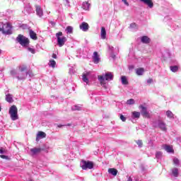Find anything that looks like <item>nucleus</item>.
<instances>
[{"instance_id": "1", "label": "nucleus", "mask_w": 181, "mask_h": 181, "mask_svg": "<svg viewBox=\"0 0 181 181\" xmlns=\"http://www.w3.org/2000/svg\"><path fill=\"white\" fill-rule=\"evenodd\" d=\"M16 41L21 46L23 47H28L29 46V44L30 43V41L29 40V38L23 36V35H18L16 37Z\"/></svg>"}, {"instance_id": "2", "label": "nucleus", "mask_w": 181, "mask_h": 181, "mask_svg": "<svg viewBox=\"0 0 181 181\" xmlns=\"http://www.w3.org/2000/svg\"><path fill=\"white\" fill-rule=\"evenodd\" d=\"M56 37L57 40V45L59 47H63L66 42H67V37L63 36V33L59 31L56 33Z\"/></svg>"}, {"instance_id": "3", "label": "nucleus", "mask_w": 181, "mask_h": 181, "mask_svg": "<svg viewBox=\"0 0 181 181\" xmlns=\"http://www.w3.org/2000/svg\"><path fill=\"white\" fill-rule=\"evenodd\" d=\"M98 78L100 84L103 85L105 84V80L106 81H111L114 78V75L111 72H107L105 74V76L100 75L98 76Z\"/></svg>"}, {"instance_id": "4", "label": "nucleus", "mask_w": 181, "mask_h": 181, "mask_svg": "<svg viewBox=\"0 0 181 181\" xmlns=\"http://www.w3.org/2000/svg\"><path fill=\"white\" fill-rule=\"evenodd\" d=\"M8 114L10 115L12 121L18 119L19 117H18V107L16 105H13L9 108Z\"/></svg>"}, {"instance_id": "5", "label": "nucleus", "mask_w": 181, "mask_h": 181, "mask_svg": "<svg viewBox=\"0 0 181 181\" xmlns=\"http://www.w3.org/2000/svg\"><path fill=\"white\" fill-rule=\"evenodd\" d=\"M0 32H2L3 35H12V25L9 23L4 24L2 28H0Z\"/></svg>"}, {"instance_id": "6", "label": "nucleus", "mask_w": 181, "mask_h": 181, "mask_svg": "<svg viewBox=\"0 0 181 181\" xmlns=\"http://www.w3.org/2000/svg\"><path fill=\"white\" fill-rule=\"evenodd\" d=\"M83 165H81V168L83 170H86V169H93L94 168V163L92 161L88 160H82Z\"/></svg>"}, {"instance_id": "7", "label": "nucleus", "mask_w": 181, "mask_h": 181, "mask_svg": "<svg viewBox=\"0 0 181 181\" xmlns=\"http://www.w3.org/2000/svg\"><path fill=\"white\" fill-rule=\"evenodd\" d=\"M139 108H141V114L143 115L144 118H151V114L149 112H148V108L146 107H144L142 105H140L139 106Z\"/></svg>"}, {"instance_id": "8", "label": "nucleus", "mask_w": 181, "mask_h": 181, "mask_svg": "<svg viewBox=\"0 0 181 181\" xmlns=\"http://www.w3.org/2000/svg\"><path fill=\"white\" fill-rule=\"evenodd\" d=\"M158 128L163 131V132H168V127L166 126V123L163 120H158Z\"/></svg>"}, {"instance_id": "9", "label": "nucleus", "mask_w": 181, "mask_h": 181, "mask_svg": "<svg viewBox=\"0 0 181 181\" xmlns=\"http://www.w3.org/2000/svg\"><path fill=\"white\" fill-rule=\"evenodd\" d=\"M92 59L95 64H98V63H100V60H101V59L100 58V55H98V52H93V56L92 57Z\"/></svg>"}, {"instance_id": "10", "label": "nucleus", "mask_w": 181, "mask_h": 181, "mask_svg": "<svg viewBox=\"0 0 181 181\" xmlns=\"http://www.w3.org/2000/svg\"><path fill=\"white\" fill-rule=\"evenodd\" d=\"M79 29H81V30H83V32H87L88 29H90V25L87 23L83 22L79 25Z\"/></svg>"}, {"instance_id": "11", "label": "nucleus", "mask_w": 181, "mask_h": 181, "mask_svg": "<svg viewBox=\"0 0 181 181\" xmlns=\"http://www.w3.org/2000/svg\"><path fill=\"white\" fill-rule=\"evenodd\" d=\"M35 12L37 13V15L40 17L43 16V10L42 9V7H40V6H35Z\"/></svg>"}, {"instance_id": "12", "label": "nucleus", "mask_w": 181, "mask_h": 181, "mask_svg": "<svg viewBox=\"0 0 181 181\" xmlns=\"http://www.w3.org/2000/svg\"><path fill=\"white\" fill-rule=\"evenodd\" d=\"M141 2L145 4V5H148V8H153V2L152 0H140Z\"/></svg>"}, {"instance_id": "13", "label": "nucleus", "mask_w": 181, "mask_h": 181, "mask_svg": "<svg viewBox=\"0 0 181 181\" xmlns=\"http://www.w3.org/2000/svg\"><path fill=\"white\" fill-rule=\"evenodd\" d=\"M141 42L144 43L145 45H148L151 43V39L146 35H144L143 37H141Z\"/></svg>"}, {"instance_id": "14", "label": "nucleus", "mask_w": 181, "mask_h": 181, "mask_svg": "<svg viewBox=\"0 0 181 181\" xmlns=\"http://www.w3.org/2000/svg\"><path fill=\"white\" fill-rule=\"evenodd\" d=\"M42 151H43V149L40 148H34L30 149V152L33 155H37V153H40Z\"/></svg>"}, {"instance_id": "15", "label": "nucleus", "mask_w": 181, "mask_h": 181, "mask_svg": "<svg viewBox=\"0 0 181 181\" xmlns=\"http://www.w3.org/2000/svg\"><path fill=\"white\" fill-rule=\"evenodd\" d=\"M88 76H90V72H86L85 74H83L82 76V80L84 83H86V84H88Z\"/></svg>"}, {"instance_id": "16", "label": "nucleus", "mask_w": 181, "mask_h": 181, "mask_svg": "<svg viewBox=\"0 0 181 181\" xmlns=\"http://www.w3.org/2000/svg\"><path fill=\"white\" fill-rule=\"evenodd\" d=\"M107 172L110 175H112V176H117L118 175V170L115 168H109Z\"/></svg>"}, {"instance_id": "17", "label": "nucleus", "mask_w": 181, "mask_h": 181, "mask_svg": "<svg viewBox=\"0 0 181 181\" xmlns=\"http://www.w3.org/2000/svg\"><path fill=\"white\" fill-rule=\"evenodd\" d=\"M100 36L102 39H105L107 37V31L104 27L101 28Z\"/></svg>"}, {"instance_id": "18", "label": "nucleus", "mask_w": 181, "mask_h": 181, "mask_svg": "<svg viewBox=\"0 0 181 181\" xmlns=\"http://www.w3.org/2000/svg\"><path fill=\"white\" fill-rule=\"evenodd\" d=\"M30 37L33 40H37V35L32 30H30Z\"/></svg>"}, {"instance_id": "19", "label": "nucleus", "mask_w": 181, "mask_h": 181, "mask_svg": "<svg viewBox=\"0 0 181 181\" xmlns=\"http://www.w3.org/2000/svg\"><path fill=\"white\" fill-rule=\"evenodd\" d=\"M121 80H122V84H123L124 86H128L129 84V82L128 81L127 76H122Z\"/></svg>"}, {"instance_id": "20", "label": "nucleus", "mask_w": 181, "mask_h": 181, "mask_svg": "<svg viewBox=\"0 0 181 181\" xmlns=\"http://www.w3.org/2000/svg\"><path fill=\"white\" fill-rule=\"evenodd\" d=\"M144 73H145V69L144 68H138L136 69L137 76H143Z\"/></svg>"}, {"instance_id": "21", "label": "nucleus", "mask_w": 181, "mask_h": 181, "mask_svg": "<svg viewBox=\"0 0 181 181\" xmlns=\"http://www.w3.org/2000/svg\"><path fill=\"white\" fill-rule=\"evenodd\" d=\"M82 8L85 11H88V9H90V3H88V1H84L83 3Z\"/></svg>"}, {"instance_id": "22", "label": "nucleus", "mask_w": 181, "mask_h": 181, "mask_svg": "<svg viewBox=\"0 0 181 181\" xmlns=\"http://www.w3.org/2000/svg\"><path fill=\"white\" fill-rule=\"evenodd\" d=\"M165 150L166 151V152H168L169 153L174 152L173 147L168 145L165 146Z\"/></svg>"}, {"instance_id": "23", "label": "nucleus", "mask_w": 181, "mask_h": 181, "mask_svg": "<svg viewBox=\"0 0 181 181\" xmlns=\"http://www.w3.org/2000/svg\"><path fill=\"white\" fill-rule=\"evenodd\" d=\"M46 136V133L43 132H39L38 134H37V137H36V141H37L38 138H45Z\"/></svg>"}, {"instance_id": "24", "label": "nucleus", "mask_w": 181, "mask_h": 181, "mask_svg": "<svg viewBox=\"0 0 181 181\" xmlns=\"http://www.w3.org/2000/svg\"><path fill=\"white\" fill-rule=\"evenodd\" d=\"M6 101H7V103H13V98H12V95L11 94L6 95Z\"/></svg>"}, {"instance_id": "25", "label": "nucleus", "mask_w": 181, "mask_h": 181, "mask_svg": "<svg viewBox=\"0 0 181 181\" xmlns=\"http://www.w3.org/2000/svg\"><path fill=\"white\" fill-rule=\"evenodd\" d=\"M170 70L173 71V73H176L179 71V66L175 65V66H170Z\"/></svg>"}, {"instance_id": "26", "label": "nucleus", "mask_w": 181, "mask_h": 181, "mask_svg": "<svg viewBox=\"0 0 181 181\" xmlns=\"http://www.w3.org/2000/svg\"><path fill=\"white\" fill-rule=\"evenodd\" d=\"M65 30H66L67 35H71L73 33V27H71L70 25L67 26Z\"/></svg>"}, {"instance_id": "27", "label": "nucleus", "mask_w": 181, "mask_h": 181, "mask_svg": "<svg viewBox=\"0 0 181 181\" xmlns=\"http://www.w3.org/2000/svg\"><path fill=\"white\" fill-rule=\"evenodd\" d=\"M132 115L133 118H139V117H141V112L136 111L132 112Z\"/></svg>"}, {"instance_id": "28", "label": "nucleus", "mask_w": 181, "mask_h": 181, "mask_svg": "<svg viewBox=\"0 0 181 181\" xmlns=\"http://www.w3.org/2000/svg\"><path fill=\"white\" fill-rule=\"evenodd\" d=\"M172 173H173V176H175V177H177V176H179V169L173 168L172 170Z\"/></svg>"}, {"instance_id": "29", "label": "nucleus", "mask_w": 181, "mask_h": 181, "mask_svg": "<svg viewBox=\"0 0 181 181\" xmlns=\"http://www.w3.org/2000/svg\"><path fill=\"white\" fill-rule=\"evenodd\" d=\"M48 65L49 66V67H52V69H54V67H56V61L50 59Z\"/></svg>"}, {"instance_id": "30", "label": "nucleus", "mask_w": 181, "mask_h": 181, "mask_svg": "<svg viewBox=\"0 0 181 181\" xmlns=\"http://www.w3.org/2000/svg\"><path fill=\"white\" fill-rule=\"evenodd\" d=\"M166 115H167L168 118H173V113L170 110H168L166 112Z\"/></svg>"}, {"instance_id": "31", "label": "nucleus", "mask_w": 181, "mask_h": 181, "mask_svg": "<svg viewBox=\"0 0 181 181\" xmlns=\"http://www.w3.org/2000/svg\"><path fill=\"white\" fill-rule=\"evenodd\" d=\"M127 104L128 105H133V104H135V100L134 99H129L127 101Z\"/></svg>"}, {"instance_id": "32", "label": "nucleus", "mask_w": 181, "mask_h": 181, "mask_svg": "<svg viewBox=\"0 0 181 181\" xmlns=\"http://www.w3.org/2000/svg\"><path fill=\"white\" fill-rule=\"evenodd\" d=\"M156 158L157 159H160V158H162V152L157 151L156 153Z\"/></svg>"}, {"instance_id": "33", "label": "nucleus", "mask_w": 181, "mask_h": 181, "mask_svg": "<svg viewBox=\"0 0 181 181\" xmlns=\"http://www.w3.org/2000/svg\"><path fill=\"white\" fill-rule=\"evenodd\" d=\"M136 144L140 147L142 148L144 143L142 142V140H138L136 141Z\"/></svg>"}, {"instance_id": "34", "label": "nucleus", "mask_w": 181, "mask_h": 181, "mask_svg": "<svg viewBox=\"0 0 181 181\" xmlns=\"http://www.w3.org/2000/svg\"><path fill=\"white\" fill-rule=\"evenodd\" d=\"M120 119L122 121V122H125V121H127V117H125L123 115H120Z\"/></svg>"}, {"instance_id": "35", "label": "nucleus", "mask_w": 181, "mask_h": 181, "mask_svg": "<svg viewBox=\"0 0 181 181\" xmlns=\"http://www.w3.org/2000/svg\"><path fill=\"white\" fill-rule=\"evenodd\" d=\"M28 52H30V53H32L33 54H35V49H33V48L28 47Z\"/></svg>"}, {"instance_id": "36", "label": "nucleus", "mask_w": 181, "mask_h": 181, "mask_svg": "<svg viewBox=\"0 0 181 181\" xmlns=\"http://www.w3.org/2000/svg\"><path fill=\"white\" fill-rule=\"evenodd\" d=\"M21 71H26L28 70V67L26 66H23L20 68Z\"/></svg>"}, {"instance_id": "37", "label": "nucleus", "mask_w": 181, "mask_h": 181, "mask_svg": "<svg viewBox=\"0 0 181 181\" xmlns=\"http://www.w3.org/2000/svg\"><path fill=\"white\" fill-rule=\"evenodd\" d=\"M173 163L174 165H179V159H177V158H175L173 159Z\"/></svg>"}, {"instance_id": "38", "label": "nucleus", "mask_w": 181, "mask_h": 181, "mask_svg": "<svg viewBox=\"0 0 181 181\" xmlns=\"http://www.w3.org/2000/svg\"><path fill=\"white\" fill-rule=\"evenodd\" d=\"M0 158H1V159H9V157L5 155H0Z\"/></svg>"}, {"instance_id": "39", "label": "nucleus", "mask_w": 181, "mask_h": 181, "mask_svg": "<svg viewBox=\"0 0 181 181\" xmlns=\"http://www.w3.org/2000/svg\"><path fill=\"white\" fill-rule=\"evenodd\" d=\"M122 2H124V5H126L127 6H129V4L127 0H122Z\"/></svg>"}, {"instance_id": "40", "label": "nucleus", "mask_w": 181, "mask_h": 181, "mask_svg": "<svg viewBox=\"0 0 181 181\" xmlns=\"http://www.w3.org/2000/svg\"><path fill=\"white\" fill-rule=\"evenodd\" d=\"M135 69V66L134 65L129 66V69L134 70Z\"/></svg>"}, {"instance_id": "41", "label": "nucleus", "mask_w": 181, "mask_h": 181, "mask_svg": "<svg viewBox=\"0 0 181 181\" xmlns=\"http://www.w3.org/2000/svg\"><path fill=\"white\" fill-rule=\"evenodd\" d=\"M153 80L152 78H149L148 81H147V83L148 84H151V83H153Z\"/></svg>"}, {"instance_id": "42", "label": "nucleus", "mask_w": 181, "mask_h": 181, "mask_svg": "<svg viewBox=\"0 0 181 181\" xmlns=\"http://www.w3.org/2000/svg\"><path fill=\"white\" fill-rule=\"evenodd\" d=\"M65 5H69V4H70V2L69 1V0H64Z\"/></svg>"}, {"instance_id": "43", "label": "nucleus", "mask_w": 181, "mask_h": 181, "mask_svg": "<svg viewBox=\"0 0 181 181\" xmlns=\"http://www.w3.org/2000/svg\"><path fill=\"white\" fill-rule=\"evenodd\" d=\"M53 59H57V55L56 54H52Z\"/></svg>"}, {"instance_id": "44", "label": "nucleus", "mask_w": 181, "mask_h": 181, "mask_svg": "<svg viewBox=\"0 0 181 181\" xmlns=\"http://www.w3.org/2000/svg\"><path fill=\"white\" fill-rule=\"evenodd\" d=\"M5 153V151H4L3 148H1L0 149V153Z\"/></svg>"}, {"instance_id": "45", "label": "nucleus", "mask_w": 181, "mask_h": 181, "mask_svg": "<svg viewBox=\"0 0 181 181\" xmlns=\"http://www.w3.org/2000/svg\"><path fill=\"white\" fill-rule=\"evenodd\" d=\"M127 181H132V178L131 177H129L128 180Z\"/></svg>"}, {"instance_id": "46", "label": "nucleus", "mask_w": 181, "mask_h": 181, "mask_svg": "<svg viewBox=\"0 0 181 181\" xmlns=\"http://www.w3.org/2000/svg\"><path fill=\"white\" fill-rule=\"evenodd\" d=\"M17 78H18V80H21V78H19V76H18Z\"/></svg>"}, {"instance_id": "47", "label": "nucleus", "mask_w": 181, "mask_h": 181, "mask_svg": "<svg viewBox=\"0 0 181 181\" xmlns=\"http://www.w3.org/2000/svg\"><path fill=\"white\" fill-rule=\"evenodd\" d=\"M28 181H34L33 180H28Z\"/></svg>"}, {"instance_id": "48", "label": "nucleus", "mask_w": 181, "mask_h": 181, "mask_svg": "<svg viewBox=\"0 0 181 181\" xmlns=\"http://www.w3.org/2000/svg\"><path fill=\"white\" fill-rule=\"evenodd\" d=\"M2 110V108L1 107V106H0V111H1Z\"/></svg>"}, {"instance_id": "49", "label": "nucleus", "mask_w": 181, "mask_h": 181, "mask_svg": "<svg viewBox=\"0 0 181 181\" xmlns=\"http://www.w3.org/2000/svg\"><path fill=\"white\" fill-rule=\"evenodd\" d=\"M68 127H70V124H68Z\"/></svg>"}, {"instance_id": "50", "label": "nucleus", "mask_w": 181, "mask_h": 181, "mask_svg": "<svg viewBox=\"0 0 181 181\" xmlns=\"http://www.w3.org/2000/svg\"><path fill=\"white\" fill-rule=\"evenodd\" d=\"M6 29V30H8V28H5Z\"/></svg>"}]
</instances>
